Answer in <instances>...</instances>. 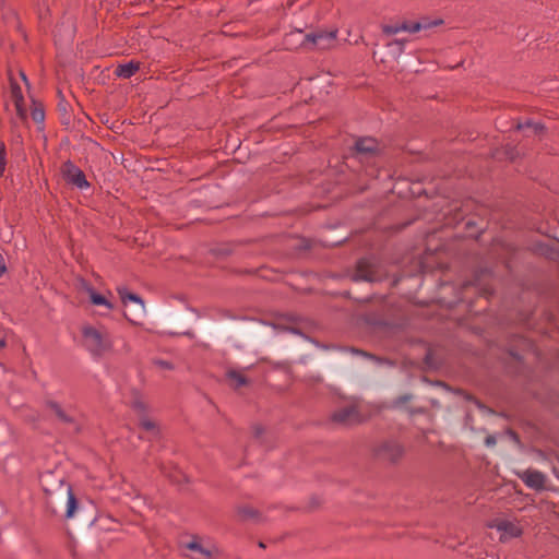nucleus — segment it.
Instances as JSON below:
<instances>
[{
    "mask_svg": "<svg viewBox=\"0 0 559 559\" xmlns=\"http://www.w3.org/2000/svg\"><path fill=\"white\" fill-rule=\"evenodd\" d=\"M82 338L85 349L95 357H102L111 350L112 343L105 329L85 325L82 329Z\"/></svg>",
    "mask_w": 559,
    "mask_h": 559,
    "instance_id": "nucleus-1",
    "label": "nucleus"
},
{
    "mask_svg": "<svg viewBox=\"0 0 559 559\" xmlns=\"http://www.w3.org/2000/svg\"><path fill=\"white\" fill-rule=\"evenodd\" d=\"M180 551L186 559H212L218 549L211 539L193 536L190 540L181 543Z\"/></svg>",
    "mask_w": 559,
    "mask_h": 559,
    "instance_id": "nucleus-2",
    "label": "nucleus"
},
{
    "mask_svg": "<svg viewBox=\"0 0 559 559\" xmlns=\"http://www.w3.org/2000/svg\"><path fill=\"white\" fill-rule=\"evenodd\" d=\"M76 289L81 295H85L93 306L103 307L107 312L114 309L111 301L105 295L97 293L86 280L79 278Z\"/></svg>",
    "mask_w": 559,
    "mask_h": 559,
    "instance_id": "nucleus-3",
    "label": "nucleus"
},
{
    "mask_svg": "<svg viewBox=\"0 0 559 559\" xmlns=\"http://www.w3.org/2000/svg\"><path fill=\"white\" fill-rule=\"evenodd\" d=\"M489 527L495 528L499 533L501 542L519 537L522 534L519 523L507 519H496L489 523Z\"/></svg>",
    "mask_w": 559,
    "mask_h": 559,
    "instance_id": "nucleus-4",
    "label": "nucleus"
},
{
    "mask_svg": "<svg viewBox=\"0 0 559 559\" xmlns=\"http://www.w3.org/2000/svg\"><path fill=\"white\" fill-rule=\"evenodd\" d=\"M437 24H439L438 21H436L433 23H429V22H406V21H404V22H401V23L383 25L382 26V31L386 35H395V34L401 33V32H406V33L414 34V33H417V32H419L421 29L429 28L430 26L437 25Z\"/></svg>",
    "mask_w": 559,
    "mask_h": 559,
    "instance_id": "nucleus-5",
    "label": "nucleus"
},
{
    "mask_svg": "<svg viewBox=\"0 0 559 559\" xmlns=\"http://www.w3.org/2000/svg\"><path fill=\"white\" fill-rule=\"evenodd\" d=\"M62 174L69 183L81 190L87 189L90 187L84 173L71 162L64 163L62 167Z\"/></svg>",
    "mask_w": 559,
    "mask_h": 559,
    "instance_id": "nucleus-6",
    "label": "nucleus"
},
{
    "mask_svg": "<svg viewBox=\"0 0 559 559\" xmlns=\"http://www.w3.org/2000/svg\"><path fill=\"white\" fill-rule=\"evenodd\" d=\"M354 281L374 282L379 280L376 272V264L371 259H361L358 261L356 271L353 275Z\"/></svg>",
    "mask_w": 559,
    "mask_h": 559,
    "instance_id": "nucleus-7",
    "label": "nucleus"
},
{
    "mask_svg": "<svg viewBox=\"0 0 559 559\" xmlns=\"http://www.w3.org/2000/svg\"><path fill=\"white\" fill-rule=\"evenodd\" d=\"M336 35L337 31L311 33L306 36V40L319 49H328L334 45Z\"/></svg>",
    "mask_w": 559,
    "mask_h": 559,
    "instance_id": "nucleus-8",
    "label": "nucleus"
},
{
    "mask_svg": "<svg viewBox=\"0 0 559 559\" xmlns=\"http://www.w3.org/2000/svg\"><path fill=\"white\" fill-rule=\"evenodd\" d=\"M333 420L342 425L359 423L361 417L356 405H348L333 414Z\"/></svg>",
    "mask_w": 559,
    "mask_h": 559,
    "instance_id": "nucleus-9",
    "label": "nucleus"
},
{
    "mask_svg": "<svg viewBox=\"0 0 559 559\" xmlns=\"http://www.w3.org/2000/svg\"><path fill=\"white\" fill-rule=\"evenodd\" d=\"M521 478L527 487L533 489H542L545 486V476L538 471H525Z\"/></svg>",
    "mask_w": 559,
    "mask_h": 559,
    "instance_id": "nucleus-10",
    "label": "nucleus"
},
{
    "mask_svg": "<svg viewBox=\"0 0 559 559\" xmlns=\"http://www.w3.org/2000/svg\"><path fill=\"white\" fill-rule=\"evenodd\" d=\"M11 96L15 106L16 115L24 120L27 117V110L24 106V99L21 88L16 84L11 85Z\"/></svg>",
    "mask_w": 559,
    "mask_h": 559,
    "instance_id": "nucleus-11",
    "label": "nucleus"
},
{
    "mask_svg": "<svg viewBox=\"0 0 559 559\" xmlns=\"http://www.w3.org/2000/svg\"><path fill=\"white\" fill-rule=\"evenodd\" d=\"M118 294L124 305L133 302L139 307V314L144 313V302L140 296L129 293L126 288H118Z\"/></svg>",
    "mask_w": 559,
    "mask_h": 559,
    "instance_id": "nucleus-12",
    "label": "nucleus"
},
{
    "mask_svg": "<svg viewBox=\"0 0 559 559\" xmlns=\"http://www.w3.org/2000/svg\"><path fill=\"white\" fill-rule=\"evenodd\" d=\"M140 69V63L135 61H129L123 64H119L115 73L122 79H129L136 73Z\"/></svg>",
    "mask_w": 559,
    "mask_h": 559,
    "instance_id": "nucleus-13",
    "label": "nucleus"
},
{
    "mask_svg": "<svg viewBox=\"0 0 559 559\" xmlns=\"http://www.w3.org/2000/svg\"><path fill=\"white\" fill-rule=\"evenodd\" d=\"M377 146V141L372 138H364L356 142V151L358 154L373 153Z\"/></svg>",
    "mask_w": 559,
    "mask_h": 559,
    "instance_id": "nucleus-14",
    "label": "nucleus"
},
{
    "mask_svg": "<svg viewBox=\"0 0 559 559\" xmlns=\"http://www.w3.org/2000/svg\"><path fill=\"white\" fill-rule=\"evenodd\" d=\"M384 455L390 460H396L402 454V448L396 443H388L384 445Z\"/></svg>",
    "mask_w": 559,
    "mask_h": 559,
    "instance_id": "nucleus-15",
    "label": "nucleus"
},
{
    "mask_svg": "<svg viewBox=\"0 0 559 559\" xmlns=\"http://www.w3.org/2000/svg\"><path fill=\"white\" fill-rule=\"evenodd\" d=\"M67 518H71L74 514V511L76 509V499L72 492V489L70 486L67 487Z\"/></svg>",
    "mask_w": 559,
    "mask_h": 559,
    "instance_id": "nucleus-16",
    "label": "nucleus"
},
{
    "mask_svg": "<svg viewBox=\"0 0 559 559\" xmlns=\"http://www.w3.org/2000/svg\"><path fill=\"white\" fill-rule=\"evenodd\" d=\"M227 376L236 388L242 386L246 383L245 377L239 372L229 371Z\"/></svg>",
    "mask_w": 559,
    "mask_h": 559,
    "instance_id": "nucleus-17",
    "label": "nucleus"
},
{
    "mask_svg": "<svg viewBox=\"0 0 559 559\" xmlns=\"http://www.w3.org/2000/svg\"><path fill=\"white\" fill-rule=\"evenodd\" d=\"M140 426L146 432H151L153 435H155L157 432L156 424L153 420L148 419V418H143L140 421Z\"/></svg>",
    "mask_w": 559,
    "mask_h": 559,
    "instance_id": "nucleus-18",
    "label": "nucleus"
},
{
    "mask_svg": "<svg viewBox=\"0 0 559 559\" xmlns=\"http://www.w3.org/2000/svg\"><path fill=\"white\" fill-rule=\"evenodd\" d=\"M49 407L53 411V413L63 421H69L71 418L61 409L60 405L57 403H49Z\"/></svg>",
    "mask_w": 559,
    "mask_h": 559,
    "instance_id": "nucleus-19",
    "label": "nucleus"
},
{
    "mask_svg": "<svg viewBox=\"0 0 559 559\" xmlns=\"http://www.w3.org/2000/svg\"><path fill=\"white\" fill-rule=\"evenodd\" d=\"M7 165V150L4 143H0V177L3 176Z\"/></svg>",
    "mask_w": 559,
    "mask_h": 559,
    "instance_id": "nucleus-20",
    "label": "nucleus"
},
{
    "mask_svg": "<svg viewBox=\"0 0 559 559\" xmlns=\"http://www.w3.org/2000/svg\"><path fill=\"white\" fill-rule=\"evenodd\" d=\"M53 477L52 473L47 472L40 476V484L45 491H51L52 489L49 488L50 479Z\"/></svg>",
    "mask_w": 559,
    "mask_h": 559,
    "instance_id": "nucleus-21",
    "label": "nucleus"
},
{
    "mask_svg": "<svg viewBox=\"0 0 559 559\" xmlns=\"http://www.w3.org/2000/svg\"><path fill=\"white\" fill-rule=\"evenodd\" d=\"M32 118L35 122L41 123L45 119V112L41 108L34 107L32 110Z\"/></svg>",
    "mask_w": 559,
    "mask_h": 559,
    "instance_id": "nucleus-22",
    "label": "nucleus"
},
{
    "mask_svg": "<svg viewBox=\"0 0 559 559\" xmlns=\"http://www.w3.org/2000/svg\"><path fill=\"white\" fill-rule=\"evenodd\" d=\"M528 127L530 128L531 127L534 128V132L535 133L539 132L543 129V126L540 123H537V122L527 121L525 124H521V123L518 124V129L519 130H522V129L528 128Z\"/></svg>",
    "mask_w": 559,
    "mask_h": 559,
    "instance_id": "nucleus-23",
    "label": "nucleus"
},
{
    "mask_svg": "<svg viewBox=\"0 0 559 559\" xmlns=\"http://www.w3.org/2000/svg\"><path fill=\"white\" fill-rule=\"evenodd\" d=\"M404 44H405V40H403V39H395L394 41L389 44V46H391V47L396 46L399 48V50L402 51Z\"/></svg>",
    "mask_w": 559,
    "mask_h": 559,
    "instance_id": "nucleus-24",
    "label": "nucleus"
},
{
    "mask_svg": "<svg viewBox=\"0 0 559 559\" xmlns=\"http://www.w3.org/2000/svg\"><path fill=\"white\" fill-rule=\"evenodd\" d=\"M5 271H7L5 261H4V258L2 257V254L0 253V277L4 274Z\"/></svg>",
    "mask_w": 559,
    "mask_h": 559,
    "instance_id": "nucleus-25",
    "label": "nucleus"
},
{
    "mask_svg": "<svg viewBox=\"0 0 559 559\" xmlns=\"http://www.w3.org/2000/svg\"><path fill=\"white\" fill-rule=\"evenodd\" d=\"M155 364L157 366H159L160 368H163V369H170L171 368V365L169 362H167V361H164V360H157V361H155Z\"/></svg>",
    "mask_w": 559,
    "mask_h": 559,
    "instance_id": "nucleus-26",
    "label": "nucleus"
},
{
    "mask_svg": "<svg viewBox=\"0 0 559 559\" xmlns=\"http://www.w3.org/2000/svg\"><path fill=\"white\" fill-rule=\"evenodd\" d=\"M5 344H7L5 338L0 336V349L4 348Z\"/></svg>",
    "mask_w": 559,
    "mask_h": 559,
    "instance_id": "nucleus-27",
    "label": "nucleus"
},
{
    "mask_svg": "<svg viewBox=\"0 0 559 559\" xmlns=\"http://www.w3.org/2000/svg\"><path fill=\"white\" fill-rule=\"evenodd\" d=\"M486 443H487L488 445L495 444V439H493V437H488V438L486 439Z\"/></svg>",
    "mask_w": 559,
    "mask_h": 559,
    "instance_id": "nucleus-28",
    "label": "nucleus"
},
{
    "mask_svg": "<svg viewBox=\"0 0 559 559\" xmlns=\"http://www.w3.org/2000/svg\"><path fill=\"white\" fill-rule=\"evenodd\" d=\"M63 485L62 478L57 479V486L61 487Z\"/></svg>",
    "mask_w": 559,
    "mask_h": 559,
    "instance_id": "nucleus-29",
    "label": "nucleus"
},
{
    "mask_svg": "<svg viewBox=\"0 0 559 559\" xmlns=\"http://www.w3.org/2000/svg\"><path fill=\"white\" fill-rule=\"evenodd\" d=\"M22 78L25 82H27L25 74H22Z\"/></svg>",
    "mask_w": 559,
    "mask_h": 559,
    "instance_id": "nucleus-30",
    "label": "nucleus"
},
{
    "mask_svg": "<svg viewBox=\"0 0 559 559\" xmlns=\"http://www.w3.org/2000/svg\"><path fill=\"white\" fill-rule=\"evenodd\" d=\"M295 1H296V0H292V1H290V4H293Z\"/></svg>",
    "mask_w": 559,
    "mask_h": 559,
    "instance_id": "nucleus-31",
    "label": "nucleus"
}]
</instances>
